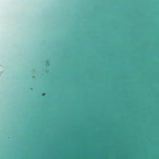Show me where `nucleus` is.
<instances>
[{"label":"nucleus","mask_w":159,"mask_h":159,"mask_svg":"<svg viewBox=\"0 0 159 159\" xmlns=\"http://www.w3.org/2000/svg\"><path fill=\"white\" fill-rule=\"evenodd\" d=\"M46 94V93H43L42 94V95L43 96H44V95H45Z\"/></svg>","instance_id":"f257e3e1"}]
</instances>
